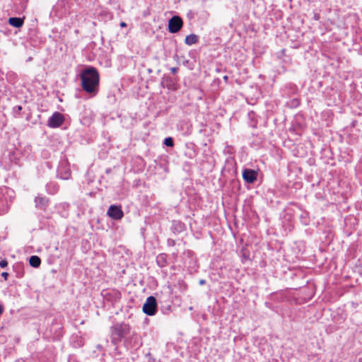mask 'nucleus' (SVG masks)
<instances>
[{
	"label": "nucleus",
	"mask_w": 362,
	"mask_h": 362,
	"mask_svg": "<svg viewBox=\"0 0 362 362\" xmlns=\"http://www.w3.org/2000/svg\"><path fill=\"white\" fill-rule=\"evenodd\" d=\"M320 18V13H314V16H313V18L315 20V21H318Z\"/></svg>",
	"instance_id": "obj_21"
},
{
	"label": "nucleus",
	"mask_w": 362,
	"mask_h": 362,
	"mask_svg": "<svg viewBox=\"0 0 362 362\" xmlns=\"http://www.w3.org/2000/svg\"><path fill=\"white\" fill-rule=\"evenodd\" d=\"M8 265V262L6 259H3L0 262V267L1 268L6 267Z\"/></svg>",
	"instance_id": "obj_19"
},
{
	"label": "nucleus",
	"mask_w": 362,
	"mask_h": 362,
	"mask_svg": "<svg viewBox=\"0 0 362 362\" xmlns=\"http://www.w3.org/2000/svg\"><path fill=\"white\" fill-rule=\"evenodd\" d=\"M175 244V240H173V239H168V245H169V246H174Z\"/></svg>",
	"instance_id": "obj_20"
},
{
	"label": "nucleus",
	"mask_w": 362,
	"mask_h": 362,
	"mask_svg": "<svg viewBox=\"0 0 362 362\" xmlns=\"http://www.w3.org/2000/svg\"><path fill=\"white\" fill-rule=\"evenodd\" d=\"M81 86L83 89L93 95L98 91L100 76L98 70L90 66L81 73Z\"/></svg>",
	"instance_id": "obj_1"
},
{
	"label": "nucleus",
	"mask_w": 362,
	"mask_h": 362,
	"mask_svg": "<svg viewBox=\"0 0 362 362\" xmlns=\"http://www.w3.org/2000/svg\"><path fill=\"white\" fill-rule=\"evenodd\" d=\"M104 298L111 303L117 302L121 298V293L117 290H107L102 293Z\"/></svg>",
	"instance_id": "obj_9"
},
{
	"label": "nucleus",
	"mask_w": 362,
	"mask_h": 362,
	"mask_svg": "<svg viewBox=\"0 0 362 362\" xmlns=\"http://www.w3.org/2000/svg\"><path fill=\"white\" fill-rule=\"evenodd\" d=\"M177 225L179 226V228H180V230H182V226L180 223H178Z\"/></svg>",
	"instance_id": "obj_28"
},
{
	"label": "nucleus",
	"mask_w": 362,
	"mask_h": 362,
	"mask_svg": "<svg viewBox=\"0 0 362 362\" xmlns=\"http://www.w3.org/2000/svg\"><path fill=\"white\" fill-rule=\"evenodd\" d=\"M8 23L14 28H19L23 25L24 19L19 17H11L8 18Z\"/></svg>",
	"instance_id": "obj_12"
},
{
	"label": "nucleus",
	"mask_w": 362,
	"mask_h": 362,
	"mask_svg": "<svg viewBox=\"0 0 362 362\" xmlns=\"http://www.w3.org/2000/svg\"><path fill=\"white\" fill-rule=\"evenodd\" d=\"M35 207L40 210H45L49 204V199L46 197L37 196L35 199Z\"/></svg>",
	"instance_id": "obj_11"
},
{
	"label": "nucleus",
	"mask_w": 362,
	"mask_h": 362,
	"mask_svg": "<svg viewBox=\"0 0 362 362\" xmlns=\"http://www.w3.org/2000/svg\"><path fill=\"white\" fill-rule=\"evenodd\" d=\"M4 312V308L2 307V305H0V315L3 313Z\"/></svg>",
	"instance_id": "obj_26"
},
{
	"label": "nucleus",
	"mask_w": 362,
	"mask_h": 362,
	"mask_svg": "<svg viewBox=\"0 0 362 362\" xmlns=\"http://www.w3.org/2000/svg\"><path fill=\"white\" fill-rule=\"evenodd\" d=\"M170 71H171V72L173 74H176L177 72V71H178V68H177V67H172L170 69Z\"/></svg>",
	"instance_id": "obj_23"
},
{
	"label": "nucleus",
	"mask_w": 362,
	"mask_h": 362,
	"mask_svg": "<svg viewBox=\"0 0 362 362\" xmlns=\"http://www.w3.org/2000/svg\"><path fill=\"white\" fill-rule=\"evenodd\" d=\"M223 79H224L225 81H227L228 79V76H223Z\"/></svg>",
	"instance_id": "obj_27"
},
{
	"label": "nucleus",
	"mask_w": 362,
	"mask_h": 362,
	"mask_svg": "<svg viewBox=\"0 0 362 362\" xmlns=\"http://www.w3.org/2000/svg\"><path fill=\"white\" fill-rule=\"evenodd\" d=\"M156 263L160 267H165L168 265L167 255L164 253L159 254L156 257Z\"/></svg>",
	"instance_id": "obj_13"
},
{
	"label": "nucleus",
	"mask_w": 362,
	"mask_h": 362,
	"mask_svg": "<svg viewBox=\"0 0 362 362\" xmlns=\"http://www.w3.org/2000/svg\"><path fill=\"white\" fill-rule=\"evenodd\" d=\"M22 110V107L21 105H17L13 107L14 113L16 115H19L20 112Z\"/></svg>",
	"instance_id": "obj_18"
},
{
	"label": "nucleus",
	"mask_w": 362,
	"mask_h": 362,
	"mask_svg": "<svg viewBox=\"0 0 362 362\" xmlns=\"http://www.w3.org/2000/svg\"><path fill=\"white\" fill-rule=\"evenodd\" d=\"M57 177L62 180H68L71 175V171L66 162L60 163L57 168Z\"/></svg>",
	"instance_id": "obj_8"
},
{
	"label": "nucleus",
	"mask_w": 362,
	"mask_h": 362,
	"mask_svg": "<svg viewBox=\"0 0 362 362\" xmlns=\"http://www.w3.org/2000/svg\"><path fill=\"white\" fill-rule=\"evenodd\" d=\"M129 332V326L127 324H117L112 327L111 340L116 345Z\"/></svg>",
	"instance_id": "obj_2"
},
{
	"label": "nucleus",
	"mask_w": 362,
	"mask_h": 362,
	"mask_svg": "<svg viewBox=\"0 0 362 362\" xmlns=\"http://www.w3.org/2000/svg\"><path fill=\"white\" fill-rule=\"evenodd\" d=\"M358 362H362V357H361V358H359L358 359Z\"/></svg>",
	"instance_id": "obj_29"
},
{
	"label": "nucleus",
	"mask_w": 362,
	"mask_h": 362,
	"mask_svg": "<svg viewBox=\"0 0 362 362\" xmlns=\"http://www.w3.org/2000/svg\"><path fill=\"white\" fill-rule=\"evenodd\" d=\"M1 276L4 277L5 280H6L8 276V274L7 272H4L1 273Z\"/></svg>",
	"instance_id": "obj_22"
},
{
	"label": "nucleus",
	"mask_w": 362,
	"mask_h": 362,
	"mask_svg": "<svg viewBox=\"0 0 362 362\" xmlns=\"http://www.w3.org/2000/svg\"><path fill=\"white\" fill-rule=\"evenodd\" d=\"M121 353L117 350V348H115V351L113 353V356L115 357L114 362H128V359L125 358H119Z\"/></svg>",
	"instance_id": "obj_16"
},
{
	"label": "nucleus",
	"mask_w": 362,
	"mask_h": 362,
	"mask_svg": "<svg viewBox=\"0 0 362 362\" xmlns=\"http://www.w3.org/2000/svg\"><path fill=\"white\" fill-rule=\"evenodd\" d=\"M107 215L114 220H120L124 216V213L120 206L111 205L107 209Z\"/></svg>",
	"instance_id": "obj_6"
},
{
	"label": "nucleus",
	"mask_w": 362,
	"mask_h": 362,
	"mask_svg": "<svg viewBox=\"0 0 362 362\" xmlns=\"http://www.w3.org/2000/svg\"><path fill=\"white\" fill-rule=\"evenodd\" d=\"M29 264L34 268H37L40 266L41 259L37 255H32L29 259Z\"/></svg>",
	"instance_id": "obj_15"
},
{
	"label": "nucleus",
	"mask_w": 362,
	"mask_h": 362,
	"mask_svg": "<svg viewBox=\"0 0 362 362\" xmlns=\"http://www.w3.org/2000/svg\"><path fill=\"white\" fill-rule=\"evenodd\" d=\"M143 312L149 316L154 315L157 312V300L154 296H148L143 305Z\"/></svg>",
	"instance_id": "obj_3"
},
{
	"label": "nucleus",
	"mask_w": 362,
	"mask_h": 362,
	"mask_svg": "<svg viewBox=\"0 0 362 362\" xmlns=\"http://www.w3.org/2000/svg\"><path fill=\"white\" fill-rule=\"evenodd\" d=\"M199 284L200 285H204V284H206V281H205L204 279H201V280H199Z\"/></svg>",
	"instance_id": "obj_24"
},
{
	"label": "nucleus",
	"mask_w": 362,
	"mask_h": 362,
	"mask_svg": "<svg viewBox=\"0 0 362 362\" xmlns=\"http://www.w3.org/2000/svg\"><path fill=\"white\" fill-rule=\"evenodd\" d=\"M124 345L127 349H137L141 346V343L138 335H132L124 340Z\"/></svg>",
	"instance_id": "obj_10"
},
{
	"label": "nucleus",
	"mask_w": 362,
	"mask_h": 362,
	"mask_svg": "<svg viewBox=\"0 0 362 362\" xmlns=\"http://www.w3.org/2000/svg\"><path fill=\"white\" fill-rule=\"evenodd\" d=\"M199 40V37L195 34H190L186 36L185 39V43L187 45H192L196 44Z\"/></svg>",
	"instance_id": "obj_14"
},
{
	"label": "nucleus",
	"mask_w": 362,
	"mask_h": 362,
	"mask_svg": "<svg viewBox=\"0 0 362 362\" xmlns=\"http://www.w3.org/2000/svg\"><path fill=\"white\" fill-rule=\"evenodd\" d=\"M243 178L245 182L252 184L257 178V171L250 168H245L243 171Z\"/></svg>",
	"instance_id": "obj_7"
},
{
	"label": "nucleus",
	"mask_w": 362,
	"mask_h": 362,
	"mask_svg": "<svg viewBox=\"0 0 362 362\" xmlns=\"http://www.w3.org/2000/svg\"><path fill=\"white\" fill-rule=\"evenodd\" d=\"M164 144L166 146L172 147L174 145L173 139L171 137H168L164 139Z\"/></svg>",
	"instance_id": "obj_17"
},
{
	"label": "nucleus",
	"mask_w": 362,
	"mask_h": 362,
	"mask_svg": "<svg viewBox=\"0 0 362 362\" xmlns=\"http://www.w3.org/2000/svg\"><path fill=\"white\" fill-rule=\"evenodd\" d=\"M120 26H121L122 28H124V27H126V26H127V23H124V22H121V23H120Z\"/></svg>",
	"instance_id": "obj_25"
},
{
	"label": "nucleus",
	"mask_w": 362,
	"mask_h": 362,
	"mask_svg": "<svg viewBox=\"0 0 362 362\" xmlns=\"http://www.w3.org/2000/svg\"><path fill=\"white\" fill-rule=\"evenodd\" d=\"M182 25V19L178 16H174L168 21V30L170 33H177L180 30Z\"/></svg>",
	"instance_id": "obj_4"
},
{
	"label": "nucleus",
	"mask_w": 362,
	"mask_h": 362,
	"mask_svg": "<svg viewBox=\"0 0 362 362\" xmlns=\"http://www.w3.org/2000/svg\"><path fill=\"white\" fill-rule=\"evenodd\" d=\"M64 122V115L59 112H54L47 121V126L51 128L59 127Z\"/></svg>",
	"instance_id": "obj_5"
}]
</instances>
